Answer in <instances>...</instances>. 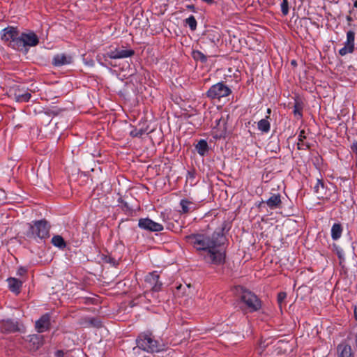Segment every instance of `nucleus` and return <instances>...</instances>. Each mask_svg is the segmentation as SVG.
Masks as SVG:
<instances>
[{
	"mask_svg": "<svg viewBox=\"0 0 357 357\" xmlns=\"http://www.w3.org/2000/svg\"><path fill=\"white\" fill-rule=\"evenodd\" d=\"M301 109H302L298 107L296 105H295V109L294 111V112H299Z\"/></svg>",
	"mask_w": 357,
	"mask_h": 357,
	"instance_id": "obj_33",
	"label": "nucleus"
},
{
	"mask_svg": "<svg viewBox=\"0 0 357 357\" xmlns=\"http://www.w3.org/2000/svg\"><path fill=\"white\" fill-rule=\"evenodd\" d=\"M39 39L36 33L32 31L23 33L18 39L13 40L12 47L19 51L27 52L28 47L36 46Z\"/></svg>",
	"mask_w": 357,
	"mask_h": 357,
	"instance_id": "obj_3",
	"label": "nucleus"
},
{
	"mask_svg": "<svg viewBox=\"0 0 357 357\" xmlns=\"http://www.w3.org/2000/svg\"><path fill=\"white\" fill-rule=\"evenodd\" d=\"M186 24L190 28L192 31H194L197 28V21L193 15H190L185 20Z\"/></svg>",
	"mask_w": 357,
	"mask_h": 357,
	"instance_id": "obj_25",
	"label": "nucleus"
},
{
	"mask_svg": "<svg viewBox=\"0 0 357 357\" xmlns=\"http://www.w3.org/2000/svg\"><path fill=\"white\" fill-rule=\"evenodd\" d=\"M314 192L318 195L319 197H323L322 191L324 190V183L320 181H317V184L314 187Z\"/></svg>",
	"mask_w": 357,
	"mask_h": 357,
	"instance_id": "obj_26",
	"label": "nucleus"
},
{
	"mask_svg": "<svg viewBox=\"0 0 357 357\" xmlns=\"http://www.w3.org/2000/svg\"><path fill=\"white\" fill-rule=\"evenodd\" d=\"M287 294L285 292H280V294H278V301L280 305H281L282 303L285 300Z\"/></svg>",
	"mask_w": 357,
	"mask_h": 357,
	"instance_id": "obj_30",
	"label": "nucleus"
},
{
	"mask_svg": "<svg viewBox=\"0 0 357 357\" xmlns=\"http://www.w3.org/2000/svg\"><path fill=\"white\" fill-rule=\"evenodd\" d=\"M56 355L58 357H61V356H62L63 355V352L62 351H57L56 352Z\"/></svg>",
	"mask_w": 357,
	"mask_h": 357,
	"instance_id": "obj_31",
	"label": "nucleus"
},
{
	"mask_svg": "<svg viewBox=\"0 0 357 357\" xmlns=\"http://www.w3.org/2000/svg\"><path fill=\"white\" fill-rule=\"evenodd\" d=\"M231 90L223 82H218L208 89L207 96L211 99H220L228 96Z\"/></svg>",
	"mask_w": 357,
	"mask_h": 357,
	"instance_id": "obj_4",
	"label": "nucleus"
},
{
	"mask_svg": "<svg viewBox=\"0 0 357 357\" xmlns=\"http://www.w3.org/2000/svg\"><path fill=\"white\" fill-rule=\"evenodd\" d=\"M50 325V317L46 314L36 322V329L38 333H43L49 329Z\"/></svg>",
	"mask_w": 357,
	"mask_h": 357,
	"instance_id": "obj_14",
	"label": "nucleus"
},
{
	"mask_svg": "<svg viewBox=\"0 0 357 357\" xmlns=\"http://www.w3.org/2000/svg\"><path fill=\"white\" fill-rule=\"evenodd\" d=\"M267 112H271V109H267Z\"/></svg>",
	"mask_w": 357,
	"mask_h": 357,
	"instance_id": "obj_39",
	"label": "nucleus"
},
{
	"mask_svg": "<svg viewBox=\"0 0 357 357\" xmlns=\"http://www.w3.org/2000/svg\"><path fill=\"white\" fill-rule=\"evenodd\" d=\"M258 128L259 130L267 132L270 130V123L266 119H261L258 122Z\"/></svg>",
	"mask_w": 357,
	"mask_h": 357,
	"instance_id": "obj_23",
	"label": "nucleus"
},
{
	"mask_svg": "<svg viewBox=\"0 0 357 357\" xmlns=\"http://www.w3.org/2000/svg\"><path fill=\"white\" fill-rule=\"evenodd\" d=\"M137 347L147 352H159L163 345L156 340L151 334L142 333L137 339Z\"/></svg>",
	"mask_w": 357,
	"mask_h": 357,
	"instance_id": "obj_2",
	"label": "nucleus"
},
{
	"mask_svg": "<svg viewBox=\"0 0 357 357\" xmlns=\"http://www.w3.org/2000/svg\"><path fill=\"white\" fill-rule=\"evenodd\" d=\"M297 114H298V116H299L300 117H301V116H302V115H301V114H302V113L298 112V113H297Z\"/></svg>",
	"mask_w": 357,
	"mask_h": 357,
	"instance_id": "obj_38",
	"label": "nucleus"
},
{
	"mask_svg": "<svg viewBox=\"0 0 357 357\" xmlns=\"http://www.w3.org/2000/svg\"><path fill=\"white\" fill-rule=\"evenodd\" d=\"M355 33L353 31H349L347 33V40L344 43V47L339 50L341 56H345L347 54H351L355 49Z\"/></svg>",
	"mask_w": 357,
	"mask_h": 357,
	"instance_id": "obj_7",
	"label": "nucleus"
},
{
	"mask_svg": "<svg viewBox=\"0 0 357 357\" xmlns=\"http://www.w3.org/2000/svg\"><path fill=\"white\" fill-rule=\"evenodd\" d=\"M71 62V57L67 56L63 54H59L54 56L52 63L55 66H61L68 64Z\"/></svg>",
	"mask_w": 357,
	"mask_h": 357,
	"instance_id": "obj_15",
	"label": "nucleus"
},
{
	"mask_svg": "<svg viewBox=\"0 0 357 357\" xmlns=\"http://www.w3.org/2000/svg\"><path fill=\"white\" fill-rule=\"evenodd\" d=\"M241 301L246 305L250 312L256 311L261 307V303L257 297L248 290L242 289Z\"/></svg>",
	"mask_w": 357,
	"mask_h": 357,
	"instance_id": "obj_5",
	"label": "nucleus"
},
{
	"mask_svg": "<svg viewBox=\"0 0 357 357\" xmlns=\"http://www.w3.org/2000/svg\"><path fill=\"white\" fill-rule=\"evenodd\" d=\"M8 287L10 291L17 295L20 293L23 282L15 278L7 279Z\"/></svg>",
	"mask_w": 357,
	"mask_h": 357,
	"instance_id": "obj_13",
	"label": "nucleus"
},
{
	"mask_svg": "<svg viewBox=\"0 0 357 357\" xmlns=\"http://www.w3.org/2000/svg\"><path fill=\"white\" fill-rule=\"evenodd\" d=\"M354 6L357 8V0L354 1Z\"/></svg>",
	"mask_w": 357,
	"mask_h": 357,
	"instance_id": "obj_37",
	"label": "nucleus"
},
{
	"mask_svg": "<svg viewBox=\"0 0 357 357\" xmlns=\"http://www.w3.org/2000/svg\"><path fill=\"white\" fill-rule=\"evenodd\" d=\"M304 139H305V132L302 130L298 137V142L297 143V146L298 149H305L308 147V146L304 142Z\"/></svg>",
	"mask_w": 357,
	"mask_h": 357,
	"instance_id": "obj_24",
	"label": "nucleus"
},
{
	"mask_svg": "<svg viewBox=\"0 0 357 357\" xmlns=\"http://www.w3.org/2000/svg\"><path fill=\"white\" fill-rule=\"evenodd\" d=\"M91 324H93L96 326H98L99 325V322L97 321L96 320H91Z\"/></svg>",
	"mask_w": 357,
	"mask_h": 357,
	"instance_id": "obj_32",
	"label": "nucleus"
},
{
	"mask_svg": "<svg viewBox=\"0 0 357 357\" xmlns=\"http://www.w3.org/2000/svg\"><path fill=\"white\" fill-rule=\"evenodd\" d=\"M204 2H206L207 3H211L213 2V0H202Z\"/></svg>",
	"mask_w": 357,
	"mask_h": 357,
	"instance_id": "obj_34",
	"label": "nucleus"
},
{
	"mask_svg": "<svg viewBox=\"0 0 357 357\" xmlns=\"http://www.w3.org/2000/svg\"><path fill=\"white\" fill-rule=\"evenodd\" d=\"M197 251L203 259L208 264H221L224 262L225 253L223 248L225 237L222 231H208L192 234L185 237Z\"/></svg>",
	"mask_w": 357,
	"mask_h": 357,
	"instance_id": "obj_1",
	"label": "nucleus"
},
{
	"mask_svg": "<svg viewBox=\"0 0 357 357\" xmlns=\"http://www.w3.org/2000/svg\"><path fill=\"white\" fill-rule=\"evenodd\" d=\"M281 10L284 15H287L289 13L288 1L287 0H282L281 3Z\"/></svg>",
	"mask_w": 357,
	"mask_h": 357,
	"instance_id": "obj_29",
	"label": "nucleus"
},
{
	"mask_svg": "<svg viewBox=\"0 0 357 357\" xmlns=\"http://www.w3.org/2000/svg\"><path fill=\"white\" fill-rule=\"evenodd\" d=\"M337 350L340 352L339 357H353L351 348L348 345H339Z\"/></svg>",
	"mask_w": 357,
	"mask_h": 357,
	"instance_id": "obj_18",
	"label": "nucleus"
},
{
	"mask_svg": "<svg viewBox=\"0 0 357 357\" xmlns=\"http://www.w3.org/2000/svg\"><path fill=\"white\" fill-rule=\"evenodd\" d=\"M52 243L61 249H63L66 248V244L61 236L56 235L52 237Z\"/></svg>",
	"mask_w": 357,
	"mask_h": 357,
	"instance_id": "obj_22",
	"label": "nucleus"
},
{
	"mask_svg": "<svg viewBox=\"0 0 357 357\" xmlns=\"http://www.w3.org/2000/svg\"><path fill=\"white\" fill-rule=\"evenodd\" d=\"M267 206L271 208H277L280 206L281 204V199L280 195H273L271 197L266 201Z\"/></svg>",
	"mask_w": 357,
	"mask_h": 357,
	"instance_id": "obj_16",
	"label": "nucleus"
},
{
	"mask_svg": "<svg viewBox=\"0 0 357 357\" xmlns=\"http://www.w3.org/2000/svg\"><path fill=\"white\" fill-rule=\"evenodd\" d=\"M192 57L195 60H199L202 62H206L207 60L206 56L200 51L195 50L192 52Z\"/></svg>",
	"mask_w": 357,
	"mask_h": 357,
	"instance_id": "obj_27",
	"label": "nucleus"
},
{
	"mask_svg": "<svg viewBox=\"0 0 357 357\" xmlns=\"http://www.w3.org/2000/svg\"><path fill=\"white\" fill-rule=\"evenodd\" d=\"M188 287L190 289V284H188Z\"/></svg>",
	"mask_w": 357,
	"mask_h": 357,
	"instance_id": "obj_40",
	"label": "nucleus"
},
{
	"mask_svg": "<svg viewBox=\"0 0 357 357\" xmlns=\"http://www.w3.org/2000/svg\"><path fill=\"white\" fill-rule=\"evenodd\" d=\"M138 226L139 228L150 231H160L163 230L162 225L153 221L150 218H141L139 220Z\"/></svg>",
	"mask_w": 357,
	"mask_h": 357,
	"instance_id": "obj_8",
	"label": "nucleus"
},
{
	"mask_svg": "<svg viewBox=\"0 0 357 357\" xmlns=\"http://www.w3.org/2000/svg\"><path fill=\"white\" fill-rule=\"evenodd\" d=\"M180 205L181 206V211H180L181 213H189L195 211L198 208L197 203L187 199H181Z\"/></svg>",
	"mask_w": 357,
	"mask_h": 357,
	"instance_id": "obj_12",
	"label": "nucleus"
},
{
	"mask_svg": "<svg viewBox=\"0 0 357 357\" xmlns=\"http://www.w3.org/2000/svg\"><path fill=\"white\" fill-rule=\"evenodd\" d=\"M159 275L156 272L150 273L146 275L145 281L152 286V289L158 291L162 287V283L158 281Z\"/></svg>",
	"mask_w": 357,
	"mask_h": 357,
	"instance_id": "obj_11",
	"label": "nucleus"
},
{
	"mask_svg": "<svg viewBox=\"0 0 357 357\" xmlns=\"http://www.w3.org/2000/svg\"><path fill=\"white\" fill-rule=\"evenodd\" d=\"M342 228L340 224H334L331 228V237L336 241L341 237Z\"/></svg>",
	"mask_w": 357,
	"mask_h": 357,
	"instance_id": "obj_19",
	"label": "nucleus"
},
{
	"mask_svg": "<svg viewBox=\"0 0 357 357\" xmlns=\"http://www.w3.org/2000/svg\"><path fill=\"white\" fill-rule=\"evenodd\" d=\"M354 314H355L356 319L357 320V306L355 307Z\"/></svg>",
	"mask_w": 357,
	"mask_h": 357,
	"instance_id": "obj_35",
	"label": "nucleus"
},
{
	"mask_svg": "<svg viewBox=\"0 0 357 357\" xmlns=\"http://www.w3.org/2000/svg\"><path fill=\"white\" fill-rule=\"evenodd\" d=\"M132 50H125L123 48H116L107 52L105 56L110 59H123L130 57L134 54Z\"/></svg>",
	"mask_w": 357,
	"mask_h": 357,
	"instance_id": "obj_9",
	"label": "nucleus"
},
{
	"mask_svg": "<svg viewBox=\"0 0 357 357\" xmlns=\"http://www.w3.org/2000/svg\"><path fill=\"white\" fill-rule=\"evenodd\" d=\"M3 34L1 35V40L8 42V45L12 47L13 40L18 39L17 31L13 26H8L3 29Z\"/></svg>",
	"mask_w": 357,
	"mask_h": 357,
	"instance_id": "obj_10",
	"label": "nucleus"
},
{
	"mask_svg": "<svg viewBox=\"0 0 357 357\" xmlns=\"http://www.w3.org/2000/svg\"><path fill=\"white\" fill-rule=\"evenodd\" d=\"M148 133V126L144 127L142 126V127L137 128H135L130 131V135L132 137H141L142 135Z\"/></svg>",
	"mask_w": 357,
	"mask_h": 357,
	"instance_id": "obj_20",
	"label": "nucleus"
},
{
	"mask_svg": "<svg viewBox=\"0 0 357 357\" xmlns=\"http://www.w3.org/2000/svg\"><path fill=\"white\" fill-rule=\"evenodd\" d=\"M31 98V94L29 93H24L23 94H19L17 96V100L18 102H26Z\"/></svg>",
	"mask_w": 357,
	"mask_h": 357,
	"instance_id": "obj_28",
	"label": "nucleus"
},
{
	"mask_svg": "<svg viewBox=\"0 0 357 357\" xmlns=\"http://www.w3.org/2000/svg\"><path fill=\"white\" fill-rule=\"evenodd\" d=\"M31 233L40 238H45L49 236V226L45 220H40L35 222L33 226L30 227Z\"/></svg>",
	"mask_w": 357,
	"mask_h": 357,
	"instance_id": "obj_6",
	"label": "nucleus"
},
{
	"mask_svg": "<svg viewBox=\"0 0 357 357\" xmlns=\"http://www.w3.org/2000/svg\"><path fill=\"white\" fill-rule=\"evenodd\" d=\"M3 328L5 331L8 332L15 331L17 330V326L15 322L13 321H1V329Z\"/></svg>",
	"mask_w": 357,
	"mask_h": 357,
	"instance_id": "obj_21",
	"label": "nucleus"
},
{
	"mask_svg": "<svg viewBox=\"0 0 357 357\" xmlns=\"http://www.w3.org/2000/svg\"><path fill=\"white\" fill-rule=\"evenodd\" d=\"M34 340H39V338H38V336H33V337H31V341H33Z\"/></svg>",
	"mask_w": 357,
	"mask_h": 357,
	"instance_id": "obj_36",
	"label": "nucleus"
},
{
	"mask_svg": "<svg viewBox=\"0 0 357 357\" xmlns=\"http://www.w3.org/2000/svg\"><path fill=\"white\" fill-rule=\"evenodd\" d=\"M197 153L200 155H204L208 151V146L206 140L201 139L195 146Z\"/></svg>",
	"mask_w": 357,
	"mask_h": 357,
	"instance_id": "obj_17",
	"label": "nucleus"
}]
</instances>
